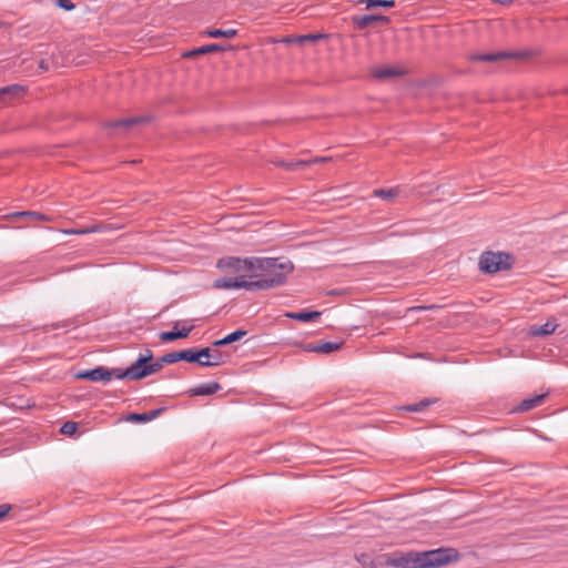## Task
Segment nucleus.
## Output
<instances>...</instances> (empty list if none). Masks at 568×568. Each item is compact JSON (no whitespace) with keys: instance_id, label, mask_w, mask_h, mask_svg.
Wrapping results in <instances>:
<instances>
[{"instance_id":"obj_38","label":"nucleus","mask_w":568,"mask_h":568,"mask_svg":"<svg viewBox=\"0 0 568 568\" xmlns=\"http://www.w3.org/2000/svg\"><path fill=\"white\" fill-rule=\"evenodd\" d=\"M194 326L191 325L189 327H182L181 329L176 328V334H179V338H186L190 333L193 331Z\"/></svg>"},{"instance_id":"obj_8","label":"nucleus","mask_w":568,"mask_h":568,"mask_svg":"<svg viewBox=\"0 0 568 568\" xmlns=\"http://www.w3.org/2000/svg\"><path fill=\"white\" fill-rule=\"evenodd\" d=\"M75 377L91 382H110L113 377L115 378V368L97 366L92 369L80 371L75 374Z\"/></svg>"},{"instance_id":"obj_40","label":"nucleus","mask_w":568,"mask_h":568,"mask_svg":"<svg viewBox=\"0 0 568 568\" xmlns=\"http://www.w3.org/2000/svg\"><path fill=\"white\" fill-rule=\"evenodd\" d=\"M11 509H12V506L10 504H1L0 505V520H2Z\"/></svg>"},{"instance_id":"obj_22","label":"nucleus","mask_w":568,"mask_h":568,"mask_svg":"<svg viewBox=\"0 0 568 568\" xmlns=\"http://www.w3.org/2000/svg\"><path fill=\"white\" fill-rule=\"evenodd\" d=\"M274 164L277 168H283L286 171L293 172L298 169H304L305 166H308L310 162H307L306 160H298V161L280 160V161L274 162Z\"/></svg>"},{"instance_id":"obj_33","label":"nucleus","mask_w":568,"mask_h":568,"mask_svg":"<svg viewBox=\"0 0 568 568\" xmlns=\"http://www.w3.org/2000/svg\"><path fill=\"white\" fill-rule=\"evenodd\" d=\"M128 422H131V423H139V424H142V423H148V416H146V413H131L126 416L125 418Z\"/></svg>"},{"instance_id":"obj_2","label":"nucleus","mask_w":568,"mask_h":568,"mask_svg":"<svg viewBox=\"0 0 568 568\" xmlns=\"http://www.w3.org/2000/svg\"><path fill=\"white\" fill-rule=\"evenodd\" d=\"M457 556L454 548H439L424 552L409 551L388 558L386 564L396 568H437L456 560Z\"/></svg>"},{"instance_id":"obj_25","label":"nucleus","mask_w":568,"mask_h":568,"mask_svg":"<svg viewBox=\"0 0 568 568\" xmlns=\"http://www.w3.org/2000/svg\"><path fill=\"white\" fill-rule=\"evenodd\" d=\"M327 38V34L325 33H308L303 36H297L294 38V41H296L300 44H303L305 42H315L322 39Z\"/></svg>"},{"instance_id":"obj_20","label":"nucleus","mask_w":568,"mask_h":568,"mask_svg":"<svg viewBox=\"0 0 568 568\" xmlns=\"http://www.w3.org/2000/svg\"><path fill=\"white\" fill-rule=\"evenodd\" d=\"M239 31L236 29H217V28H207L203 31V34L210 37V38H226L232 39L236 37Z\"/></svg>"},{"instance_id":"obj_11","label":"nucleus","mask_w":568,"mask_h":568,"mask_svg":"<svg viewBox=\"0 0 568 568\" xmlns=\"http://www.w3.org/2000/svg\"><path fill=\"white\" fill-rule=\"evenodd\" d=\"M374 22H381L383 24H387L389 22V18L382 14H364V16H353L352 23L355 29L364 30L371 27Z\"/></svg>"},{"instance_id":"obj_18","label":"nucleus","mask_w":568,"mask_h":568,"mask_svg":"<svg viewBox=\"0 0 568 568\" xmlns=\"http://www.w3.org/2000/svg\"><path fill=\"white\" fill-rule=\"evenodd\" d=\"M438 398H423L422 400L413 404L403 405L399 407L400 410L408 413H420L425 410L430 405H434L438 402Z\"/></svg>"},{"instance_id":"obj_14","label":"nucleus","mask_w":568,"mask_h":568,"mask_svg":"<svg viewBox=\"0 0 568 568\" xmlns=\"http://www.w3.org/2000/svg\"><path fill=\"white\" fill-rule=\"evenodd\" d=\"M405 73L406 72L404 69L394 68V67L375 68L371 71L372 77L377 80H385V79H389V78L402 77Z\"/></svg>"},{"instance_id":"obj_21","label":"nucleus","mask_w":568,"mask_h":568,"mask_svg":"<svg viewBox=\"0 0 568 568\" xmlns=\"http://www.w3.org/2000/svg\"><path fill=\"white\" fill-rule=\"evenodd\" d=\"M344 342H316V353L331 354L342 348Z\"/></svg>"},{"instance_id":"obj_5","label":"nucleus","mask_w":568,"mask_h":568,"mask_svg":"<svg viewBox=\"0 0 568 568\" xmlns=\"http://www.w3.org/2000/svg\"><path fill=\"white\" fill-rule=\"evenodd\" d=\"M253 261L252 257H239V256H225L217 261L216 267L221 271L239 274V276L243 274H252L253 271Z\"/></svg>"},{"instance_id":"obj_44","label":"nucleus","mask_w":568,"mask_h":568,"mask_svg":"<svg viewBox=\"0 0 568 568\" xmlns=\"http://www.w3.org/2000/svg\"><path fill=\"white\" fill-rule=\"evenodd\" d=\"M294 38L295 37H286L283 39V42L285 43H297L296 41H294Z\"/></svg>"},{"instance_id":"obj_19","label":"nucleus","mask_w":568,"mask_h":568,"mask_svg":"<svg viewBox=\"0 0 568 568\" xmlns=\"http://www.w3.org/2000/svg\"><path fill=\"white\" fill-rule=\"evenodd\" d=\"M557 323L555 321H547L542 325H532L529 328V334L532 336H547L552 334L557 328Z\"/></svg>"},{"instance_id":"obj_35","label":"nucleus","mask_w":568,"mask_h":568,"mask_svg":"<svg viewBox=\"0 0 568 568\" xmlns=\"http://www.w3.org/2000/svg\"><path fill=\"white\" fill-rule=\"evenodd\" d=\"M164 364L165 362H161V357H159L154 363L148 362L149 376L161 371Z\"/></svg>"},{"instance_id":"obj_23","label":"nucleus","mask_w":568,"mask_h":568,"mask_svg":"<svg viewBox=\"0 0 568 568\" xmlns=\"http://www.w3.org/2000/svg\"><path fill=\"white\" fill-rule=\"evenodd\" d=\"M225 363L224 355L221 351L214 349L211 353V358L201 363V367H214Z\"/></svg>"},{"instance_id":"obj_30","label":"nucleus","mask_w":568,"mask_h":568,"mask_svg":"<svg viewBox=\"0 0 568 568\" xmlns=\"http://www.w3.org/2000/svg\"><path fill=\"white\" fill-rule=\"evenodd\" d=\"M101 227L99 225H94V226H91V227H85V229H70V230H64L63 232L65 234H74V235H82V234H89V233H94V232H98L100 231Z\"/></svg>"},{"instance_id":"obj_36","label":"nucleus","mask_w":568,"mask_h":568,"mask_svg":"<svg viewBox=\"0 0 568 568\" xmlns=\"http://www.w3.org/2000/svg\"><path fill=\"white\" fill-rule=\"evenodd\" d=\"M57 6L67 11H70L75 7L71 0H58Z\"/></svg>"},{"instance_id":"obj_27","label":"nucleus","mask_w":568,"mask_h":568,"mask_svg":"<svg viewBox=\"0 0 568 568\" xmlns=\"http://www.w3.org/2000/svg\"><path fill=\"white\" fill-rule=\"evenodd\" d=\"M180 326V322H175L173 324V331H168V332H161L160 335H159V338L162 341V342H165V343H169V342H173V341H176V339H180L179 338V334H176V328Z\"/></svg>"},{"instance_id":"obj_32","label":"nucleus","mask_w":568,"mask_h":568,"mask_svg":"<svg viewBox=\"0 0 568 568\" xmlns=\"http://www.w3.org/2000/svg\"><path fill=\"white\" fill-rule=\"evenodd\" d=\"M78 428L79 424L77 422L69 420L61 426L60 433L64 435H73L77 433Z\"/></svg>"},{"instance_id":"obj_9","label":"nucleus","mask_w":568,"mask_h":568,"mask_svg":"<svg viewBox=\"0 0 568 568\" xmlns=\"http://www.w3.org/2000/svg\"><path fill=\"white\" fill-rule=\"evenodd\" d=\"M40 50L38 53L40 54V59L38 61V74H42L48 72L51 68L58 65L55 50L51 45L40 44Z\"/></svg>"},{"instance_id":"obj_28","label":"nucleus","mask_w":568,"mask_h":568,"mask_svg":"<svg viewBox=\"0 0 568 568\" xmlns=\"http://www.w3.org/2000/svg\"><path fill=\"white\" fill-rule=\"evenodd\" d=\"M246 334H247V331H245V329H242V328L236 329V331L227 334L226 336H224V339H225L224 343L230 345L232 343H235V342L242 339L244 336H246Z\"/></svg>"},{"instance_id":"obj_41","label":"nucleus","mask_w":568,"mask_h":568,"mask_svg":"<svg viewBox=\"0 0 568 568\" xmlns=\"http://www.w3.org/2000/svg\"><path fill=\"white\" fill-rule=\"evenodd\" d=\"M327 160H328L327 158H314L312 160H306V161L310 162V165H311L314 163L326 162Z\"/></svg>"},{"instance_id":"obj_17","label":"nucleus","mask_w":568,"mask_h":568,"mask_svg":"<svg viewBox=\"0 0 568 568\" xmlns=\"http://www.w3.org/2000/svg\"><path fill=\"white\" fill-rule=\"evenodd\" d=\"M322 313L318 311L303 310L301 312H288L285 314L286 317L298 321V322H314L321 317Z\"/></svg>"},{"instance_id":"obj_4","label":"nucleus","mask_w":568,"mask_h":568,"mask_svg":"<svg viewBox=\"0 0 568 568\" xmlns=\"http://www.w3.org/2000/svg\"><path fill=\"white\" fill-rule=\"evenodd\" d=\"M153 353L146 349L145 354H140L139 357L126 368H115V378L140 381L149 376L148 362H152Z\"/></svg>"},{"instance_id":"obj_3","label":"nucleus","mask_w":568,"mask_h":568,"mask_svg":"<svg viewBox=\"0 0 568 568\" xmlns=\"http://www.w3.org/2000/svg\"><path fill=\"white\" fill-rule=\"evenodd\" d=\"M515 256L507 252L484 251L478 260L479 271L484 274H495L513 268Z\"/></svg>"},{"instance_id":"obj_24","label":"nucleus","mask_w":568,"mask_h":568,"mask_svg":"<svg viewBox=\"0 0 568 568\" xmlns=\"http://www.w3.org/2000/svg\"><path fill=\"white\" fill-rule=\"evenodd\" d=\"M181 357L182 361L187 363H197L200 366L201 363H204V361H200L196 347L181 349Z\"/></svg>"},{"instance_id":"obj_6","label":"nucleus","mask_w":568,"mask_h":568,"mask_svg":"<svg viewBox=\"0 0 568 568\" xmlns=\"http://www.w3.org/2000/svg\"><path fill=\"white\" fill-rule=\"evenodd\" d=\"M150 115H138L130 118H122L116 120H106L102 122V128L110 131V134L126 133L133 126L139 124L149 123L151 121Z\"/></svg>"},{"instance_id":"obj_39","label":"nucleus","mask_w":568,"mask_h":568,"mask_svg":"<svg viewBox=\"0 0 568 568\" xmlns=\"http://www.w3.org/2000/svg\"><path fill=\"white\" fill-rule=\"evenodd\" d=\"M211 353H212V349L210 347L197 348V354H199L200 361H202L203 357H205L206 359H210Z\"/></svg>"},{"instance_id":"obj_43","label":"nucleus","mask_w":568,"mask_h":568,"mask_svg":"<svg viewBox=\"0 0 568 568\" xmlns=\"http://www.w3.org/2000/svg\"><path fill=\"white\" fill-rule=\"evenodd\" d=\"M495 3H498V4H509L513 2V0H493Z\"/></svg>"},{"instance_id":"obj_16","label":"nucleus","mask_w":568,"mask_h":568,"mask_svg":"<svg viewBox=\"0 0 568 568\" xmlns=\"http://www.w3.org/2000/svg\"><path fill=\"white\" fill-rule=\"evenodd\" d=\"M11 216L14 219L27 220L30 222H38V221L50 222V221H52V217H50L45 214H42L40 212H36V211H17V212H13L11 214Z\"/></svg>"},{"instance_id":"obj_13","label":"nucleus","mask_w":568,"mask_h":568,"mask_svg":"<svg viewBox=\"0 0 568 568\" xmlns=\"http://www.w3.org/2000/svg\"><path fill=\"white\" fill-rule=\"evenodd\" d=\"M547 393L535 395L530 398L523 399L514 409L513 413H525L541 405L547 397Z\"/></svg>"},{"instance_id":"obj_29","label":"nucleus","mask_w":568,"mask_h":568,"mask_svg":"<svg viewBox=\"0 0 568 568\" xmlns=\"http://www.w3.org/2000/svg\"><path fill=\"white\" fill-rule=\"evenodd\" d=\"M367 9L384 7V8H394L395 0H366Z\"/></svg>"},{"instance_id":"obj_10","label":"nucleus","mask_w":568,"mask_h":568,"mask_svg":"<svg viewBox=\"0 0 568 568\" xmlns=\"http://www.w3.org/2000/svg\"><path fill=\"white\" fill-rule=\"evenodd\" d=\"M232 49H233V45H231V44L210 43V44H205V45L185 51L184 53H182V58L192 59L197 55L222 52V51H227V50H232Z\"/></svg>"},{"instance_id":"obj_34","label":"nucleus","mask_w":568,"mask_h":568,"mask_svg":"<svg viewBox=\"0 0 568 568\" xmlns=\"http://www.w3.org/2000/svg\"><path fill=\"white\" fill-rule=\"evenodd\" d=\"M293 345L295 347H298L303 352L316 353V342H313V343L294 342Z\"/></svg>"},{"instance_id":"obj_37","label":"nucleus","mask_w":568,"mask_h":568,"mask_svg":"<svg viewBox=\"0 0 568 568\" xmlns=\"http://www.w3.org/2000/svg\"><path fill=\"white\" fill-rule=\"evenodd\" d=\"M166 408L165 407H159L156 409H153L151 412H145L148 416V420L151 422L154 418L159 417Z\"/></svg>"},{"instance_id":"obj_12","label":"nucleus","mask_w":568,"mask_h":568,"mask_svg":"<svg viewBox=\"0 0 568 568\" xmlns=\"http://www.w3.org/2000/svg\"><path fill=\"white\" fill-rule=\"evenodd\" d=\"M27 90L26 85L18 83L2 87L0 88V101L7 103L20 99L27 93Z\"/></svg>"},{"instance_id":"obj_47","label":"nucleus","mask_w":568,"mask_h":568,"mask_svg":"<svg viewBox=\"0 0 568 568\" xmlns=\"http://www.w3.org/2000/svg\"><path fill=\"white\" fill-rule=\"evenodd\" d=\"M359 2H366V0H358Z\"/></svg>"},{"instance_id":"obj_26","label":"nucleus","mask_w":568,"mask_h":568,"mask_svg":"<svg viewBox=\"0 0 568 568\" xmlns=\"http://www.w3.org/2000/svg\"><path fill=\"white\" fill-rule=\"evenodd\" d=\"M398 189L397 187H390V189H377L374 191V194L383 200H392L395 196L398 195Z\"/></svg>"},{"instance_id":"obj_42","label":"nucleus","mask_w":568,"mask_h":568,"mask_svg":"<svg viewBox=\"0 0 568 568\" xmlns=\"http://www.w3.org/2000/svg\"><path fill=\"white\" fill-rule=\"evenodd\" d=\"M224 337L221 339H216L212 343L213 346L220 347V346H226L227 344L224 343Z\"/></svg>"},{"instance_id":"obj_15","label":"nucleus","mask_w":568,"mask_h":568,"mask_svg":"<svg viewBox=\"0 0 568 568\" xmlns=\"http://www.w3.org/2000/svg\"><path fill=\"white\" fill-rule=\"evenodd\" d=\"M222 386L217 382L201 384L187 390L189 396H209L217 393Z\"/></svg>"},{"instance_id":"obj_45","label":"nucleus","mask_w":568,"mask_h":568,"mask_svg":"<svg viewBox=\"0 0 568 568\" xmlns=\"http://www.w3.org/2000/svg\"><path fill=\"white\" fill-rule=\"evenodd\" d=\"M328 295H341L342 293L338 290H331L327 292Z\"/></svg>"},{"instance_id":"obj_7","label":"nucleus","mask_w":568,"mask_h":568,"mask_svg":"<svg viewBox=\"0 0 568 568\" xmlns=\"http://www.w3.org/2000/svg\"><path fill=\"white\" fill-rule=\"evenodd\" d=\"M529 57L527 51H498L491 53H471L468 55L470 62H497L506 59H526Z\"/></svg>"},{"instance_id":"obj_46","label":"nucleus","mask_w":568,"mask_h":568,"mask_svg":"<svg viewBox=\"0 0 568 568\" xmlns=\"http://www.w3.org/2000/svg\"><path fill=\"white\" fill-rule=\"evenodd\" d=\"M424 310H427V307H423ZM428 308H434V305L428 306Z\"/></svg>"},{"instance_id":"obj_31","label":"nucleus","mask_w":568,"mask_h":568,"mask_svg":"<svg viewBox=\"0 0 568 568\" xmlns=\"http://www.w3.org/2000/svg\"><path fill=\"white\" fill-rule=\"evenodd\" d=\"M180 361H182L181 351L166 353L163 356H161V362H165V364H174Z\"/></svg>"},{"instance_id":"obj_1","label":"nucleus","mask_w":568,"mask_h":568,"mask_svg":"<svg viewBox=\"0 0 568 568\" xmlns=\"http://www.w3.org/2000/svg\"><path fill=\"white\" fill-rule=\"evenodd\" d=\"M294 271V264L290 260L281 257H255L252 274H243L235 277L217 278L213 287L217 290L260 291L282 286L287 281V275Z\"/></svg>"}]
</instances>
